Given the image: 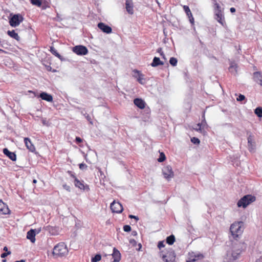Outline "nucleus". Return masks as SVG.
I'll use <instances>...</instances> for the list:
<instances>
[{
  "label": "nucleus",
  "mask_w": 262,
  "mask_h": 262,
  "mask_svg": "<svg viewBox=\"0 0 262 262\" xmlns=\"http://www.w3.org/2000/svg\"><path fill=\"white\" fill-rule=\"evenodd\" d=\"M68 252L69 250L66 244L60 242L54 246L52 254L55 257H61L67 256Z\"/></svg>",
  "instance_id": "f257e3e1"
},
{
  "label": "nucleus",
  "mask_w": 262,
  "mask_h": 262,
  "mask_svg": "<svg viewBox=\"0 0 262 262\" xmlns=\"http://www.w3.org/2000/svg\"><path fill=\"white\" fill-rule=\"evenodd\" d=\"M242 224L243 222H235L233 223L230 226V232L233 238L235 239H236L238 236L242 233Z\"/></svg>",
  "instance_id": "f03ea898"
},
{
  "label": "nucleus",
  "mask_w": 262,
  "mask_h": 262,
  "mask_svg": "<svg viewBox=\"0 0 262 262\" xmlns=\"http://www.w3.org/2000/svg\"><path fill=\"white\" fill-rule=\"evenodd\" d=\"M256 199L254 196L251 195H246L241 198L237 202L238 207H246L250 203L254 202Z\"/></svg>",
  "instance_id": "7ed1b4c3"
},
{
  "label": "nucleus",
  "mask_w": 262,
  "mask_h": 262,
  "mask_svg": "<svg viewBox=\"0 0 262 262\" xmlns=\"http://www.w3.org/2000/svg\"><path fill=\"white\" fill-rule=\"evenodd\" d=\"M163 251L160 252V256L165 262H174L175 261L176 255L174 252L170 250L165 254H162Z\"/></svg>",
  "instance_id": "20e7f679"
},
{
  "label": "nucleus",
  "mask_w": 262,
  "mask_h": 262,
  "mask_svg": "<svg viewBox=\"0 0 262 262\" xmlns=\"http://www.w3.org/2000/svg\"><path fill=\"white\" fill-rule=\"evenodd\" d=\"M72 51L78 55H85L88 53V50L86 47L79 45L73 48Z\"/></svg>",
  "instance_id": "39448f33"
},
{
  "label": "nucleus",
  "mask_w": 262,
  "mask_h": 262,
  "mask_svg": "<svg viewBox=\"0 0 262 262\" xmlns=\"http://www.w3.org/2000/svg\"><path fill=\"white\" fill-rule=\"evenodd\" d=\"M162 173L165 179L169 180L174 176V173L172 171V168L169 165L164 166L162 169Z\"/></svg>",
  "instance_id": "423d86ee"
},
{
  "label": "nucleus",
  "mask_w": 262,
  "mask_h": 262,
  "mask_svg": "<svg viewBox=\"0 0 262 262\" xmlns=\"http://www.w3.org/2000/svg\"><path fill=\"white\" fill-rule=\"evenodd\" d=\"M23 18L19 14L14 15L9 20L10 25L13 27L18 26L23 21Z\"/></svg>",
  "instance_id": "0eeeda50"
},
{
  "label": "nucleus",
  "mask_w": 262,
  "mask_h": 262,
  "mask_svg": "<svg viewBox=\"0 0 262 262\" xmlns=\"http://www.w3.org/2000/svg\"><path fill=\"white\" fill-rule=\"evenodd\" d=\"M110 207L112 212L117 213L122 212L123 209L122 205L119 202L115 201L111 204Z\"/></svg>",
  "instance_id": "6e6552de"
},
{
  "label": "nucleus",
  "mask_w": 262,
  "mask_h": 262,
  "mask_svg": "<svg viewBox=\"0 0 262 262\" xmlns=\"http://www.w3.org/2000/svg\"><path fill=\"white\" fill-rule=\"evenodd\" d=\"M133 72L134 73V77L137 79L138 82L141 84H144L145 83L144 75L140 71L137 70H134Z\"/></svg>",
  "instance_id": "1a4fd4ad"
},
{
  "label": "nucleus",
  "mask_w": 262,
  "mask_h": 262,
  "mask_svg": "<svg viewBox=\"0 0 262 262\" xmlns=\"http://www.w3.org/2000/svg\"><path fill=\"white\" fill-rule=\"evenodd\" d=\"M74 185L76 187L78 188L81 190L89 191L90 190L89 186L87 184H84L83 181H80L78 179H76L74 182Z\"/></svg>",
  "instance_id": "9d476101"
},
{
  "label": "nucleus",
  "mask_w": 262,
  "mask_h": 262,
  "mask_svg": "<svg viewBox=\"0 0 262 262\" xmlns=\"http://www.w3.org/2000/svg\"><path fill=\"white\" fill-rule=\"evenodd\" d=\"M98 27L103 32L107 34H110L112 32L111 27L103 23H99L98 24Z\"/></svg>",
  "instance_id": "9b49d317"
},
{
  "label": "nucleus",
  "mask_w": 262,
  "mask_h": 262,
  "mask_svg": "<svg viewBox=\"0 0 262 262\" xmlns=\"http://www.w3.org/2000/svg\"><path fill=\"white\" fill-rule=\"evenodd\" d=\"M183 10H184L185 12L186 13L187 16H188L190 23L192 25H194V19L193 17L192 14L188 6L184 5L183 6Z\"/></svg>",
  "instance_id": "f8f14e48"
},
{
  "label": "nucleus",
  "mask_w": 262,
  "mask_h": 262,
  "mask_svg": "<svg viewBox=\"0 0 262 262\" xmlns=\"http://www.w3.org/2000/svg\"><path fill=\"white\" fill-rule=\"evenodd\" d=\"M24 142L27 148L30 151L33 152L35 151V147L29 138H25Z\"/></svg>",
  "instance_id": "ddd939ff"
},
{
  "label": "nucleus",
  "mask_w": 262,
  "mask_h": 262,
  "mask_svg": "<svg viewBox=\"0 0 262 262\" xmlns=\"http://www.w3.org/2000/svg\"><path fill=\"white\" fill-rule=\"evenodd\" d=\"M0 213L2 214H8L10 213V210L8 206L0 200Z\"/></svg>",
  "instance_id": "4468645a"
},
{
  "label": "nucleus",
  "mask_w": 262,
  "mask_h": 262,
  "mask_svg": "<svg viewBox=\"0 0 262 262\" xmlns=\"http://www.w3.org/2000/svg\"><path fill=\"white\" fill-rule=\"evenodd\" d=\"M134 104L140 109H144L145 107L146 103L141 98H135L134 100Z\"/></svg>",
  "instance_id": "2eb2a0df"
},
{
  "label": "nucleus",
  "mask_w": 262,
  "mask_h": 262,
  "mask_svg": "<svg viewBox=\"0 0 262 262\" xmlns=\"http://www.w3.org/2000/svg\"><path fill=\"white\" fill-rule=\"evenodd\" d=\"M3 153L13 161L16 160V155L14 152L10 151L7 148L3 149Z\"/></svg>",
  "instance_id": "dca6fc26"
},
{
  "label": "nucleus",
  "mask_w": 262,
  "mask_h": 262,
  "mask_svg": "<svg viewBox=\"0 0 262 262\" xmlns=\"http://www.w3.org/2000/svg\"><path fill=\"white\" fill-rule=\"evenodd\" d=\"M133 3L131 0H126L125 2V8L127 12L130 14L134 13Z\"/></svg>",
  "instance_id": "f3484780"
},
{
  "label": "nucleus",
  "mask_w": 262,
  "mask_h": 262,
  "mask_svg": "<svg viewBox=\"0 0 262 262\" xmlns=\"http://www.w3.org/2000/svg\"><path fill=\"white\" fill-rule=\"evenodd\" d=\"M112 257L114 259L113 262H119L121 259V254L119 250L116 248L113 249V253L112 254Z\"/></svg>",
  "instance_id": "a211bd4d"
},
{
  "label": "nucleus",
  "mask_w": 262,
  "mask_h": 262,
  "mask_svg": "<svg viewBox=\"0 0 262 262\" xmlns=\"http://www.w3.org/2000/svg\"><path fill=\"white\" fill-rule=\"evenodd\" d=\"M39 97H40L42 100H46L48 102L53 101L52 96L46 92L41 93L39 95Z\"/></svg>",
  "instance_id": "6ab92c4d"
},
{
  "label": "nucleus",
  "mask_w": 262,
  "mask_h": 262,
  "mask_svg": "<svg viewBox=\"0 0 262 262\" xmlns=\"http://www.w3.org/2000/svg\"><path fill=\"white\" fill-rule=\"evenodd\" d=\"M35 235L36 233L35 230L31 229L29 230L27 234V238L29 239L32 243H34L35 242Z\"/></svg>",
  "instance_id": "aec40b11"
},
{
  "label": "nucleus",
  "mask_w": 262,
  "mask_h": 262,
  "mask_svg": "<svg viewBox=\"0 0 262 262\" xmlns=\"http://www.w3.org/2000/svg\"><path fill=\"white\" fill-rule=\"evenodd\" d=\"M45 229L52 235H56L58 233V228L56 227L47 226L45 227Z\"/></svg>",
  "instance_id": "412c9836"
},
{
  "label": "nucleus",
  "mask_w": 262,
  "mask_h": 262,
  "mask_svg": "<svg viewBox=\"0 0 262 262\" xmlns=\"http://www.w3.org/2000/svg\"><path fill=\"white\" fill-rule=\"evenodd\" d=\"M215 19L217 20V21L220 23L221 25H223L225 23V20H224V17L222 13V12H220V11L219 12H216L215 13Z\"/></svg>",
  "instance_id": "4be33fe9"
},
{
  "label": "nucleus",
  "mask_w": 262,
  "mask_h": 262,
  "mask_svg": "<svg viewBox=\"0 0 262 262\" xmlns=\"http://www.w3.org/2000/svg\"><path fill=\"white\" fill-rule=\"evenodd\" d=\"M253 75L254 80L258 82L262 86V74L259 72H255L254 73Z\"/></svg>",
  "instance_id": "5701e85b"
},
{
  "label": "nucleus",
  "mask_w": 262,
  "mask_h": 262,
  "mask_svg": "<svg viewBox=\"0 0 262 262\" xmlns=\"http://www.w3.org/2000/svg\"><path fill=\"white\" fill-rule=\"evenodd\" d=\"M193 129L196 130V132H199L202 134L203 136H206L207 134V130L208 128H206L204 126H201L199 128H193Z\"/></svg>",
  "instance_id": "b1692460"
},
{
  "label": "nucleus",
  "mask_w": 262,
  "mask_h": 262,
  "mask_svg": "<svg viewBox=\"0 0 262 262\" xmlns=\"http://www.w3.org/2000/svg\"><path fill=\"white\" fill-rule=\"evenodd\" d=\"M164 62L160 60L159 57H155L153 59L151 66L152 67H156L159 65H163Z\"/></svg>",
  "instance_id": "393cba45"
},
{
  "label": "nucleus",
  "mask_w": 262,
  "mask_h": 262,
  "mask_svg": "<svg viewBox=\"0 0 262 262\" xmlns=\"http://www.w3.org/2000/svg\"><path fill=\"white\" fill-rule=\"evenodd\" d=\"M237 64L234 61H232L230 62L229 70L231 73H236L237 71Z\"/></svg>",
  "instance_id": "a878e982"
},
{
  "label": "nucleus",
  "mask_w": 262,
  "mask_h": 262,
  "mask_svg": "<svg viewBox=\"0 0 262 262\" xmlns=\"http://www.w3.org/2000/svg\"><path fill=\"white\" fill-rule=\"evenodd\" d=\"M7 34L9 36L16 39L17 41H19L20 39V37L18 36V34L16 33L14 30L8 31L7 32Z\"/></svg>",
  "instance_id": "bb28decb"
},
{
  "label": "nucleus",
  "mask_w": 262,
  "mask_h": 262,
  "mask_svg": "<svg viewBox=\"0 0 262 262\" xmlns=\"http://www.w3.org/2000/svg\"><path fill=\"white\" fill-rule=\"evenodd\" d=\"M50 51L51 52V53L55 56L56 57H58L59 59H61L62 57L58 53L57 51L56 50V49L52 46L50 48Z\"/></svg>",
  "instance_id": "cd10ccee"
},
{
  "label": "nucleus",
  "mask_w": 262,
  "mask_h": 262,
  "mask_svg": "<svg viewBox=\"0 0 262 262\" xmlns=\"http://www.w3.org/2000/svg\"><path fill=\"white\" fill-rule=\"evenodd\" d=\"M174 242L175 237L173 235H171L168 236L166 238V243L170 245H172Z\"/></svg>",
  "instance_id": "c85d7f7f"
},
{
  "label": "nucleus",
  "mask_w": 262,
  "mask_h": 262,
  "mask_svg": "<svg viewBox=\"0 0 262 262\" xmlns=\"http://www.w3.org/2000/svg\"><path fill=\"white\" fill-rule=\"evenodd\" d=\"M192 257H193V258H191V257L189 258V260L188 262L195 261V260H196L197 259L202 258H203L204 256H203V254H198L197 255H194Z\"/></svg>",
  "instance_id": "c756f323"
},
{
  "label": "nucleus",
  "mask_w": 262,
  "mask_h": 262,
  "mask_svg": "<svg viewBox=\"0 0 262 262\" xmlns=\"http://www.w3.org/2000/svg\"><path fill=\"white\" fill-rule=\"evenodd\" d=\"M101 259V255L99 254H98L92 258L91 262H98Z\"/></svg>",
  "instance_id": "7c9ffc66"
},
{
  "label": "nucleus",
  "mask_w": 262,
  "mask_h": 262,
  "mask_svg": "<svg viewBox=\"0 0 262 262\" xmlns=\"http://www.w3.org/2000/svg\"><path fill=\"white\" fill-rule=\"evenodd\" d=\"M30 2L32 5L39 7L41 6L42 4L41 0H30Z\"/></svg>",
  "instance_id": "2f4dec72"
},
{
  "label": "nucleus",
  "mask_w": 262,
  "mask_h": 262,
  "mask_svg": "<svg viewBox=\"0 0 262 262\" xmlns=\"http://www.w3.org/2000/svg\"><path fill=\"white\" fill-rule=\"evenodd\" d=\"M255 114L258 117H262V108L260 107H257L254 111Z\"/></svg>",
  "instance_id": "473e14b6"
},
{
  "label": "nucleus",
  "mask_w": 262,
  "mask_h": 262,
  "mask_svg": "<svg viewBox=\"0 0 262 262\" xmlns=\"http://www.w3.org/2000/svg\"><path fill=\"white\" fill-rule=\"evenodd\" d=\"M165 159H166V156H165L164 153L163 152H160V157L158 159V161L159 162H162L164 161L165 160Z\"/></svg>",
  "instance_id": "72a5a7b5"
},
{
  "label": "nucleus",
  "mask_w": 262,
  "mask_h": 262,
  "mask_svg": "<svg viewBox=\"0 0 262 262\" xmlns=\"http://www.w3.org/2000/svg\"><path fill=\"white\" fill-rule=\"evenodd\" d=\"M169 62L171 66H176L177 64L178 60L174 57H171L169 60Z\"/></svg>",
  "instance_id": "f704fd0d"
},
{
  "label": "nucleus",
  "mask_w": 262,
  "mask_h": 262,
  "mask_svg": "<svg viewBox=\"0 0 262 262\" xmlns=\"http://www.w3.org/2000/svg\"><path fill=\"white\" fill-rule=\"evenodd\" d=\"M214 10H215V13L216 12H219V11H220V12H222L221 6L217 3H216L214 4Z\"/></svg>",
  "instance_id": "c9c22d12"
},
{
  "label": "nucleus",
  "mask_w": 262,
  "mask_h": 262,
  "mask_svg": "<svg viewBox=\"0 0 262 262\" xmlns=\"http://www.w3.org/2000/svg\"><path fill=\"white\" fill-rule=\"evenodd\" d=\"M191 141L195 144H199L200 143V140L198 138H196V137H192L191 139Z\"/></svg>",
  "instance_id": "e433bc0d"
},
{
  "label": "nucleus",
  "mask_w": 262,
  "mask_h": 262,
  "mask_svg": "<svg viewBox=\"0 0 262 262\" xmlns=\"http://www.w3.org/2000/svg\"><path fill=\"white\" fill-rule=\"evenodd\" d=\"M200 124H201L202 126H204V127H205L207 128H208V127H209L205 118H204L203 120H202V121L201 123H200Z\"/></svg>",
  "instance_id": "4c0bfd02"
},
{
  "label": "nucleus",
  "mask_w": 262,
  "mask_h": 262,
  "mask_svg": "<svg viewBox=\"0 0 262 262\" xmlns=\"http://www.w3.org/2000/svg\"><path fill=\"white\" fill-rule=\"evenodd\" d=\"M123 230L125 232H129L131 231V227L129 225H125L123 226Z\"/></svg>",
  "instance_id": "58836bf2"
},
{
  "label": "nucleus",
  "mask_w": 262,
  "mask_h": 262,
  "mask_svg": "<svg viewBox=\"0 0 262 262\" xmlns=\"http://www.w3.org/2000/svg\"><path fill=\"white\" fill-rule=\"evenodd\" d=\"M157 52L160 53V55L163 58H164V59H165V55L163 53V52L162 51V50L161 48H159L157 50Z\"/></svg>",
  "instance_id": "ea45409f"
},
{
  "label": "nucleus",
  "mask_w": 262,
  "mask_h": 262,
  "mask_svg": "<svg viewBox=\"0 0 262 262\" xmlns=\"http://www.w3.org/2000/svg\"><path fill=\"white\" fill-rule=\"evenodd\" d=\"M165 247V245L164 244V241H160L158 244V247L159 249H161L162 248Z\"/></svg>",
  "instance_id": "a19ab883"
},
{
  "label": "nucleus",
  "mask_w": 262,
  "mask_h": 262,
  "mask_svg": "<svg viewBox=\"0 0 262 262\" xmlns=\"http://www.w3.org/2000/svg\"><path fill=\"white\" fill-rule=\"evenodd\" d=\"M245 99V97L244 95L240 94L238 96V97L237 98V101H242L244 100Z\"/></svg>",
  "instance_id": "79ce46f5"
},
{
  "label": "nucleus",
  "mask_w": 262,
  "mask_h": 262,
  "mask_svg": "<svg viewBox=\"0 0 262 262\" xmlns=\"http://www.w3.org/2000/svg\"><path fill=\"white\" fill-rule=\"evenodd\" d=\"M79 168L81 170H83L87 168V165L84 163H81L79 165Z\"/></svg>",
  "instance_id": "37998d69"
},
{
  "label": "nucleus",
  "mask_w": 262,
  "mask_h": 262,
  "mask_svg": "<svg viewBox=\"0 0 262 262\" xmlns=\"http://www.w3.org/2000/svg\"><path fill=\"white\" fill-rule=\"evenodd\" d=\"M10 254H11L10 251H8L7 252H4L1 254V257L2 258H5L6 257H7L8 255H9Z\"/></svg>",
  "instance_id": "c03bdc74"
},
{
  "label": "nucleus",
  "mask_w": 262,
  "mask_h": 262,
  "mask_svg": "<svg viewBox=\"0 0 262 262\" xmlns=\"http://www.w3.org/2000/svg\"><path fill=\"white\" fill-rule=\"evenodd\" d=\"M62 186H63V188L64 189H66V190H67L68 191H71V187L69 185H68L67 184H63Z\"/></svg>",
  "instance_id": "a18cd8bd"
},
{
  "label": "nucleus",
  "mask_w": 262,
  "mask_h": 262,
  "mask_svg": "<svg viewBox=\"0 0 262 262\" xmlns=\"http://www.w3.org/2000/svg\"><path fill=\"white\" fill-rule=\"evenodd\" d=\"M75 141L77 143H80L82 142V139H81L79 137H76L75 139Z\"/></svg>",
  "instance_id": "49530a36"
},
{
  "label": "nucleus",
  "mask_w": 262,
  "mask_h": 262,
  "mask_svg": "<svg viewBox=\"0 0 262 262\" xmlns=\"http://www.w3.org/2000/svg\"><path fill=\"white\" fill-rule=\"evenodd\" d=\"M129 218L130 219H135L137 221H138L139 220V218L138 216H135V215H129L128 216Z\"/></svg>",
  "instance_id": "de8ad7c7"
},
{
  "label": "nucleus",
  "mask_w": 262,
  "mask_h": 262,
  "mask_svg": "<svg viewBox=\"0 0 262 262\" xmlns=\"http://www.w3.org/2000/svg\"><path fill=\"white\" fill-rule=\"evenodd\" d=\"M230 12H231V13H234V12H235V11H236L235 9L234 8H233V7L231 8L230 9Z\"/></svg>",
  "instance_id": "09e8293b"
},
{
  "label": "nucleus",
  "mask_w": 262,
  "mask_h": 262,
  "mask_svg": "<svg viewBox=\"0 0 262 262\" xmlns=\"http://www.w3.org/2000/svg\"><path fill=\"white\" fill-rule=\"evenodd\" d=\"M201 124H200V123H199L198 124H196L194 127H193V128H199V127H200L201 126Z\"/></svg>",
  "instance_id": "8fccbe9b"
},
{
  "label": "nucleus",
  "mask_w": 262,
  "mask_h": 262,
  "mask_svg": "<svg viewBox=\"0 0 262 262\" xmlns=\"http://www.w3.org/2000/svg\"><path fill=\"white\" fill-rule=\"evenodd\" d=\"M71 177L74 179V182L76 181V179H78L76 177V176L74 174V173L72 174V176H71Z\"/></svg>",
  "instance_id": "3c124183"
},
{
  "label": "nucleus",
  "mask_w": 262,
  "mask_h": 262,
  "mask_svg": "<svg viewBox=\"0 0 262 262\" xmlns=\"http://www.w3.org/2000/svg\"><path fill=\"white\" fill-rule=\"evenodd\" d=\"M3 250L6 251V252L9 251L8 250V248L6 246L4 247Z\"/></svg>",
  "instance_id": "603ef678"
},
{
  "label": "nucleus",
  "mask_w": 262,
  "mask_h": 262,
  "mask_svg": "<svg viewBox=\"0 0 262 262\" xmlns=\"http://www.w3.org/2000/svg\"><path fill=\"white\" fill-rule=\"evenodd\" d=\"M68 173L70 175V176H72V174H74V173H73V172L71 171H68Z\"/></svg>",
  "instance_id": "864d4df0"
},
{
  "label": "nucleus",
  "mask_w": 262,
  "mask_h": 262,
  "mask_svg": "<svg viewBox=\"0 0 262 262\" xmlns=\"http://www.w3.org/2000/svg\"><path fill=\"white\" fill-rule=\"evenodd\" d=\"M15 262H26L25 260L21 259L20 260L15 261Z\"/></svg>",
  "instance_id": "5fc2aeb1"
},
{
  "label": "nucleus",
  "mask_w": 262,
  "mask_h": 262,
  "mask_svg": "<svg viewBox=\"0 0 262 262\" xmlns=\"http://www.w3.org/2000/svg\"><path fill=\"white\" fill-rule=\"evenodd\" d=\"M36 183H37V180H35V179L33 180V184H36Z\"/></svg>",
  "instance_id": "6e6d98bb"
},
{
  "label": "nucleus",
  "mask_w": 262,
  "mask_h": 262,
  "mask_svg": "<svg viewBox=\"0 0 262 262\" xmlns=\"http://www.w3.org/2000/svg\"><path fill=\"white\" fill-rule=\"evenodd\" d=\"M0 52H2V53H5L6 52L4 50L1 49H0Z\"/></svg>",
  "instance_id": "4d7b16f0"
},
{
  "label": "nucleus",
  "mask_w": 262,
  "mask_h": 262,
  "mask_svg": "<svg viewBox=\"0 0 262 262\" xmlns=\"http://www.w3.org/2000/svg\"><path fill=\"white\" fill-rule=\"evenodd\" d=\"M250 143V140L249 138H248V143Z\"/></svg>",
  "instance_id": "13d9d810"
},
{
  "label": "nucleus",
  "mask_w": 262,
  "mask_h": 262,
  "mask_svg": "<svg viewBox=\"0 0 262 262\" xmlns=\"http://www.w3.org/2000/svg\"><path fill=\"white\" fill-rule=\"evenodd\" d=\"M260 259H258L255 262H260Z\"/></svg>",
  "instance_id": "bf43d9fd"
},
{
  "label": "nucleus",
  "mask_w": 262,
  "mask_h": 262,
  "mask_svg": "<svg viewBox=\"0 0 262 262\" xmlns=\"http://www.w3.org/2000/svg\"><path fill=\"white\" fill-rule=\"evenodd\" d=\"M2 261H3V262H5L6 260L5 259H3Z\"/></svg>",
  "instance_id": "052dcab7"
}]
</instances>
